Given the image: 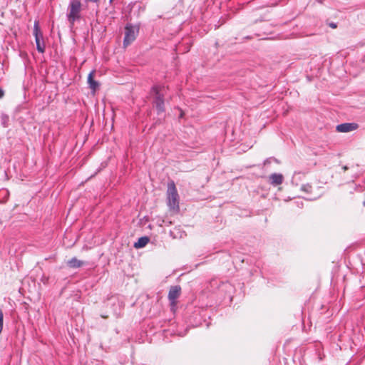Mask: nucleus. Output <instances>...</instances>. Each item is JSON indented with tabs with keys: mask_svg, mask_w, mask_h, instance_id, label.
Instances as JSON below:
<instances>
[{
	"mask_svg": "<svg viewBox=\"0 0 365 365\" xmlns=\"http://www.w3.org/2000/svg\"><path fill=\"white\" fill-rule=\"evenodd\" d=\"M110 1H111L112 0H110Z\"/></svg>",
	"mask_w": 365,
	"mask_h": 365,
	"instance_id": "b1692460",
	"label": "nucleus"
},
{
	"mask_svg": "<svg viewBox=\"0 0 365 365\" xmlns=\"http://www.w3.org/2000/svg\"><path fill=\"white\" fill-rule=\"evenodd\" d=\"M1 125L4 127V128H7L9 125V116L4 113H2L1 114Z\"/></svg>",
	"mask_w": 365,
	"mask_h": 365,
	"instance_id": "f8f14e48",
	"label": "nucleus"
},
{
	"mask_svg": "<svg viewBox=\"0 0 365 365\" xmlns=\"http://www.w3.org/2000/svg\"><path fill=\"white\" fill-rule=\"evenodd\" d=\"M304 176V173L301 172H295L292 176V182L296 185H298V181L302 179V177Z\"/></svg>",
	"mask_w": 365,
	"mask_h": 365,
	"instance_id": "ddd939ff",
	"label": "nucleus"
},
{
	"mask_svg": "<svg viewBox=\"0 0 365 365\" xmlns=\"http://www.w3.org/2000/svg\"><path fill=\"white\" fill-rule=\"evenodd\" d=\"M88 1H91V2H93V3H97L100 0H88Z\"/></svg>",
	"mask_w": 365,
	"mask_h": 365,
	"instance_id": "6ab92c4d",
	"label": "nucleus"
},
{
	"mask_svg": "<svg viewBox=\"0 0 365 365\" xmlns=\"http://www.w3.org/2000/svg\"><path fill=\"white\" fill-rule=\"evenodd\" d=\"M267 162H268V160H265L264 164L267 163Z\"/></svg>",
	"mask_w": 365,
	"mask_h": 365,
	"instance_id": "5701e85b",
	"label": "nucleus"
},
{
	"mask_svg": "<svg viewBox=\"0 0 365 365\" xmlns=\"http://www.w3.org/2000/svg\"><path fill=\"white\" fill-rule=\"evenodd\" d=\"M81 3L79 0H71L67 13V19L71 27L81 19Z\"/></svg>",
	"mask_w": 365,
	"mask_h": 365,
	"instance_id": "7ed1b4c3",
	"label": "nucleus"
},
{
	"mask_svg": "<svg viewBox=\"0 0 365 365\" xmlns=\"http://www.w3.org/2000/svg\"><path fill=\"white\" fill-rule=\"evenodd\" d=\"M182 115H183V113H181L180 114V118H182Z\"/></svg>",
	"mask_w": 365,
	"mask_h": 365,
	"instance_id": "4be33fe9",
	"label": "nucleus"
},
{
	"mask_svg": "<svg viewBox=\"0 0 365 365\" xmlns=\"http://www.w3.org/2000/svg\"><path fill=\"white\" fill-rule=\"evenodd\" d=\"M34 35L35 36V41L36 44V49L39 53H44L45 43L43 38V34L40 29L38 21H36L34 25Z\"/></svg>",
	"mask_w": 365,
	"mask_h": 365,
	"instance_id": "39448f33",
	"label": "nucleus"
},
{
	"mask_svg": "<svg viewBox=\"0 0 365 365\" xmlns=\"http://www.w3.org/2000/svg\"><path fill=\"white\" fill-rule=\"evenodd\" d=\"M167 204L170 210L178 212L179 207V195L173 181H170L168 184L167 190Z\"/></svg>",
	"mask_w": 365,
	"mask_h": 365,
	"instance_id": "f03ea898",
	"label": "nucleus"
},
{
	"mask_svg": "<svg viewBox=\"0 0 365 365\" xmlns=\"http://www.w3.org/2000/svg\"><path fill=\"white\" fill-rule=\"evenodd\" d=\"M3 323H4V314L1 309H0V334L3 329Z\"/></svg>",
	"mask_w": 365,
	"mask_h": 365,
	"instance_id": "2eb2a0df",
	"label": "nucleus"
},
{
	"mask_svg": "<svg viewBox=\"0 0 365 365\" xmlns=\"http://www.w3.org/2000/svg\"><path fill=\"white\" fill-rule=\"evenodd\" d=\"M85 264L84 262L78 259L76 257H73L69 259L67 264L71 268H78Z\"/></svg>",
	"mask_w": 365,
	"mask_h": 365,
	"instance_id": "9d476101",
	"label": "nucleus"
},
{
	"mask_svg": "<svg viewBox=\"0 0 365 365\" xmlns=\"http://www.w3.org/2000/svg\"><path fill=\"white\" fill-rule=\"evenodd\" d=\"M4 175L5 176V179L7 180L8 179V177H7V173L6 171L4 172Z\"/></svg>",
	"mask_w": 365,
	"mask_h": 365,
	"instance_id": "412c9836",
	"label": "nucleus"
},
{
	"mask_svg": "<svg viewBox=\"0 0 365 365\" xmlns=\"http://www.w3.org/2000/svg\"><path fill=\"white\" fill-rule=\"evenodd\" d=\"M139 32V27L138 26H134L130 24H126L125 26V37L123 39V46L125 47L130 45L132 42H133Z\"/></svg>",
	"mask_w": 365,
	"mask_h": 365,
	"instance_id": "20e7f679",
	"label": "nucleus"
},
{
	"mask_svg": "<svg viewBox=\"0 0 365 365\" xmlns=\"http://www.w3.org/2000/svg\"><path fill=\"white\" fill-rule=\"evenodd\" d=\"M181 292L180 286H173L170 287L168 293V299L172 305L175 304L176 299L179 297Z\"/></svg>",
	"mask_w": 365,
	"mask_h": 365,
	"instance_id": "0eeeda50",
	"label": "nucleus"
},
{
	"mask_svg": "<svg viewBox=\"0 0 365 365\" xmlns=\"http://www.w3.org/2000/svg\"><path fill=\"white\" fill-rule=\"evenodd\" d=\"M4 96V91L0 88V98H2Z\"/></svg>",
	"mask_w": 365,
	"mask_h": 365,
	"instance_id": "f3484780",
	"label": "nucleus"
},
{
	"mask_svg": "<svg viewBox=\"0 0 365 365\" xmlns=\"http://www.w3.org/2000/svg\"><path fill=\"white\" fill-rule=\"evenodd\" d=\"M329 25H330V26H331V28H333V29L336 28V24H334V23H331Z\"/></svg>",
	"mask_w": 365,
	"mask_h": 365,
	"instance_id": "a211bd4d",
	"label": "nucleus"
},
{
	"mask_svg": "<svg viewBox=\"0 0 365 365\" xmlns=\"http://www.w3.org/2000/svg\"><path fill=\"white\" fill-rule=\"evenodd\" d=\"M94 73L95 71H92L90 72L88 76V83L89 85V88L93 91H95L99 87L98 82L95 81L93 78Z\"/></svg>",
	"mask_w": 365,
	"mask_h": 365,
	"instance_id": "1a4fd4ad",
	"label": "nucleus"
},
{
	"mask_svg": "<svg viewBox=\"0 0 365 365\" xmlns=\"http://www.w3.org/2000/svg\"><path fill=\"white\" fill-rule=\"evenodd\" d=\"M149 242V238L148 237H141L138 239V240L134 243V247L135 248H142L144 247Z\"/></svg>",
	"mask_w": 365,
	"mask_h": 365,
	"instance_id": "9b49d317",
	"label": "nucleus"
},
{
	"mask_svg": "<svg viewBox=\"0 0 365 365\" xmlns=\"http://www.w3.org/2000/svg\"><path fill=\"white\" fill-rule=\"evenodd\" d=\"M342 169H343L344 171H346V170H348V169H349V168H348L346 165H344V166H343V167H342Z\"/></svg>",
	"mask_w": 365,
	"mask_h": 365,
	"instance_id": "aec40b11",
	"label": "nucleus"
},
{
	"mask_svg": "<svg viewBox=\"0 0 365 365\" xmlns=\"http://www.w3.org/2000/svg\"><path fill=\"white\" fill-rule=\"evenodd\" d=\"M284 176L280 173H272L269 176V183L272 186H277L283 182Z\"/></svg>",
	"mask_w": 365,
	"mask_h": 365,
	"instance_id": "6e6552de",
	"label": "nucleus"
},
{
	"mask_svg": "<svg viewBox=\"0 0 365 365\" xmlns=\"http://www.w3.org/2000/svg\"><path fill=\"white\" fill-rule=\"evenodd\" d=\"M165 87L154 86L151 88V94L153 96V105L155 106L158 115L165 112Z\"/></svg>",
	"mask_w": 365,
	"mask_h": 365,
	"instance_id": "f257e3e1",
	"label": "nucleus"
},
{
	"mask_svg": "<svg viewBox=\"0 0 365 365\" xmlns=\"http://www.w3.org/2000/svg\"><path fill=\"white\" fill-rule=\"evenodd\" d=\"M0 192H2L4 194L6 200H7L9 197V191L8 190H0Z\"/></svg>",
	"mask_w": 365,
	"mask_h": 365,
	"instance_id": "dca6fc26",
	"label": "nucleus"
},
{
	"mask_svg": "<svg viewBox=\"0 0 365 365\" xmlns=\"http://www.w3.org/2000/svg\"><path fill=\"white\" fill-rule=\"evenodd\" d=\"M301 190L306 192H310L312 191V186L309 184L303 185Z\"/></svg>",
	"mask_w": 365,
	"mask_h": 365,
	"instance_id": "4468645a",
	"label": "nucleus"
},
{
	"mask_svg": "<svg viewBox=\"0 0 365 365\" xmlns=\"http://www.w3.org/2000/svg\"><path fill=\"white\" fill-rule=\"evenodd\" d=\"M358 128V124L355 123H344L336 125V130L340 133H348Z\"/></svg>",
	"mask_w": 365,
	"mask_h": 365,
	"instance_id": "423d86ee",
	"label": "nucleus"
}]
</instances>
